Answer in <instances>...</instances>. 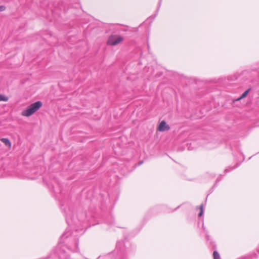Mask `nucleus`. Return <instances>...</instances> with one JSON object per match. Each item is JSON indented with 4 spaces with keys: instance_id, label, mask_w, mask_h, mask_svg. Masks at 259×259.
Listing matches in <instances>:
<instances>
[{
    "instance_id": "nucleus-1",
    "label": "nucleus",
    "mask_w": 259,
    "mask_h": 259,
    "mask_svg": "<svg viewBox=\"0 0 259 259\" xmlns=\"http://www.w3.org/2000/svg\"><path fill=\"white\" fill-rule=\"evenodd\" d=\"M74 210L69 209L65 212L66 221L70 226L74 227L76 230L82 229L83 223L86 221V213L83 211H79L76 213V218H73Z\"/></svg>"
},
{
    "instance_id": "nucleus-2",
    "label": "nucleus",
    "mask_w": 259,
    "mask_h": 259,
    "mask_svg": "<svg viewBox=\"0 0 259 259\" xmlns=\"http://www.w3.org/2000/svg\"><path fill=\"white\" fill-rule=\"evenodd\" d=\"M42 106V103L40 101L36 102L31 104L26 109L23 110L21 114L22 116L29 117L36 112Z\"/></svg>"
},
{
    "instance_id": "nucleus-3",
    "label": "nucleus",
    "mask_w": 259,
    "mask_h": 259,
    "mask_svg": "<svg viewBox=\"0 0 259 259\" xmlns=\"http://www.w3.org/2000/svg\"><path fill=\"white\" fill-rule=\"evenodd\" d=\"M123 40L122 36L117 35H111L109 36L107 44L110 46H116L121 42Z\"/></svg>"
},
{
    "instance_id": "nucleus-4",
    "label": "nucleus",
    "mask_w": 259,
    "mask_h": 259,
    "mask_svg": "<svg viewBox=\"0 0 259 259\" xmlns=\"http://www.w3.org/2000/svg\"><path fill=\"white\" fill-rule=\"evenodd\" d=\"M169 129V126L166 124L164 120L162 121L158 127V130L160 132L168 131Z\"/></svg>"
},
{
    "instance_id": "nucleus-5",
    "label": "nucleus",
    "mask_w": 259,
    "mask_h": 259,
    "mask_svg": "<svg viewBox=\"0 0 259 259\" xmlns=\"http://www.w3.org/2000/svg\"><path fill=\"white\" fill-rule=\"evenodd\" d=\"M1 141H2L6 146H8L10 147L11 146V143L10 140L7 138H2L1 139Z\"/></svg>"
},
{
    "instance_id": "nucleus-6",
    "label": "nucleus",
    "mask_w": 259,
    "mask_h": 259,
    "mask_svg": "<svg viewBox=\"0 0 259 259\" xmlns=\"http://www.w3.org/2000/svg\"><path fill=\"white\" fill-rule=\"evenodd\" d=\"M250 89H248V90H247L245 92H244L242 94V95L240 97V98H238V100H239L241 99H243L244 98H245L247 94H248V93L249 92V91H250Z\"/></svg>"
},
{
    "instance_id": "nucleus-7",
    "label": "nucleus",
    "mask_w": 259,
    "mask_h": 259,
    "mask_svg": "<svg viewBox=\"0 0 259 259\" xmlns=\"http://www.w3.org/2000/svg\"><path fill=\"white\" fill-rule=\"evenodd\" d=\"M238 165L237 164H236L235 166H233V167H229L228 168H226V169H225L224 172H225V173L228 172H229V171H231L232 170H233V169H234L236 168V167H238Z\"/></svg>"
},
{
    "instance_id": "nucleus-8",
    "label": "nucleus",
    "mask_w": 259,
    "mask_h": 259,
    "mask_svg": "<svg viewBox=\"0 0 259 259\" xmlns=\"http://www.w3.org/2000/svg\"><path fill=\"white\" fill-rule=\"evenodd\" d=\"M213 259L220 258V254L217 251H214L213 253Z\"/></svg>"
},
{
    "instance_id": "nucleus-9",
    "label": "nucleus",
    "mask_w": 259,
    "mask_h": 259,
    "mask_svg": "<svg viewBox=\"0 0 259 259\" xmlns=\"http://www.w3.org/2000/svg\"><path fill=\"white\" fill-rule=\"evenodd\" d=\"M2 101L6 102L8 101V98L0 94V101Z\"/></svg>"
},
{
    "instance_id": "nucleus-10",
    "label": "nucleus",
    "mask_w": 259,
    "mask_h": 259,
    "mask_svg": "<svg viewBox=\"0 0 259 259\" xmlns=\"http://www.w3.org/2000/svg\"><path fill=\"white\" fill-rule=\"evenodd\" d=\"M123 245H124V242L123 241H118L117 243V245H116L117 249H118L119 248H120V247Z\"/></svg>"
},
{
    "instance_id": "nucleus-11",
    "label": "nucleus",
    "mask_w": 259,
    "mask_h": 259,
    "mask_svg": "<svg viewBox=\"0 0 259 259\" xmlns=\"http://www.w3.org/2000/svg\"><path fill=\"white\" fill-rule=\"evenodd\" d=\"M203 204H201L199 206V209H200V213L199 214V217H201L203 215Z\"/></svg>"
},
{
    "instance_id": "nucleus-12",
    "label": "nucleus",
    "mask_w": 259,
    "mask_h": 259,
    "mask_svg": "<svg viewBox=\"0 0 259 259\" xmlns=\"http://www.w3.org/2000/svg\"><path fill=\"white\" fill-rule=\"evenodd\" d=\"M6 10V7L4 6H0V12L4 11Z\"/></svg>"
},
{
    "instance_id": "nucleus-13",
    "label": "nucleus",
    "mask_w": 259,
    "mask_h": 259,
    "mask_svg": "<svg viewBox=\"0 0 259 259\" xmlns=\"http://www.w3.org/2000/svg\"><path fill=\"white\" fill-rule=\"evenodd\" d=\"M240 259H249V258L248 257H243Z\"/></svg>"
},
{
    "instance_id": "nucleus-14",
    "label": "nucleus",
    "mask_w": 259,
    "mask_h": 259,
    "mask_svg": "<svg viewBox=\"0 0 259 259\" xmlns=\"http://www.w3.org/2000/svg\"><path fill=\"white\" fill-rule=\"evenodd\" d=\"M202 228H203V230H204V231H205V227H204V224H203V225H202Z\"/></svg>"
},
{
    "instance_id": "nucleus-15",
    "label": "nucleus",
    "mask_w": 259,
    "mask_h": 259,
    "mask_svg": "<svg viewBox=\"0 0 259 259\" xmlns=\"http://www.w3.org/2000/svg\"><path fill=\"white\" fill-rule=\"evenodd\" d=\"M143 163V161H141L140 163V164H142Z\"/></svg>"
},
{
    "instance_id": "nucleus-16",
    "label": "nucleus",
    "mask_w": 259,
    "mask_h": 259,
    "mask_svg": "<svg viewBox=\"0 0 259 259\" xmlns=\"http://www.w3.org/2000/svg\"><path fill=\"white\" fill-rule=\"evenodd\" d=\"M219 182V180H217L216 183H217V182Z\"/></svg>"
},
{
    "instance_id": "nucleus-17",
    "label": "nucleus",
    "mask_w": 259,
    "mask_h": 259,
    "mask_svg": "<svg viewBox=\"0 0 259 259\" xmlns=\"http://www.w3.org/2000/svg\"><path fill=\"white\" fill-rule=\"evenodd\" d=\"M100 256H99V257H98V259H99V258H100Z\"/></svg>"
}]
</instances>
